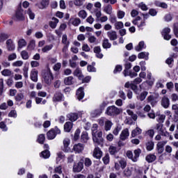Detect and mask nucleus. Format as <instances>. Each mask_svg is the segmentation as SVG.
Wrapping results in <instances>:
<instances>
[{
  "instance_id": "nucleus-60",
  "label": "nucleus",
  "mask_w": 178,
  "mask_h": 178,
  "mask_svg": "<svg viewBox=\"0 0 178 178\" xmlns=\"http://www.w3.org/2000/svg\"><path fill=\"white\" fill-rule=\"evenodd\" d=\"M157 14L158 11H156V10L154 8H150L149 10V15H150V16H156Z\"/></svg>"
},
{
  "instance_id": "nucleus-38",
  "label": "nucleus",
  "mask_w": 178,
  "mask_h": 178,
  "mask_svg": "<svg viewBox=\"0 0 178 178\" xmlns=\"http://www.w3.org/2000/svg\"><path fill=\"white\" fill-rule=\"evenodd\" d=\"M26 13L29 16V19H31V20H34V19H35V13H34V12H33L31 8H29L27 10Z\"/></svg>"
},
{
  "instance_id": "nucleus-47",
  "label": "nucleus",
  "mask_w": 178,
  "mask_h": 178,
  "mask_svg": "<svg viewBox=\"0 0 178 178\" xmlns=\"http://www.w3.org/2000/svg\"><path fill=\"white\" fill-rule=\"evenodd\" d=\"M80 133H81V131L80 130V129H77L75 131L74 136V141H77V140H79V138H80Z\"/></svg>"
},
{
  "instance_id": "nucleus-54",
  "label": "nucleus",
  "mask_w": 178,
  "mask_h": 178,
  "mask_svg": "<svg viewBox=\"0 0 178 178\" xmlns=\"http://www.w3.org/2000/svg\"><path fill=\"white\" fill-rule=\"evenodd\" d=\"M60 67H62V64L60 63H57L54 66V70L55 72H59V70H60Z\"/></svg>"
},
{
  "instance_id": "nucleus-63",
  "label": "nucleus",
  "mask_w": 178,
  "mask_h": 178,
  "mask_svg": "<svg viewBox=\"0 0 178 178\" xmlns=\"http://www.w3.org/2000/svg\"><path fill=\"white\" fill-rule=\"evenodd\" d=\"M101 113H102V111L99 108H97L93 111V115L95 116V118H97V116H100Z\"/></svg>"
},
{
  "instance_id": "nucleus-22",
  "label": "nucleus",
  "mask_w": 178,
  "mask_h": 178,
  "mask_svg": "<svg viewBox=\"0 0 178 178\" xmlns=\"http://www.w3.org/2000/svg\"><path fill=\"white\" fill-rule=\"evenodd\" d=\"M147 102H149L152 106H154V105H156V104L158 103V101H156V97H155L152 95H150L147 97Z\"/></svg>"
},
{
  "instance_id": "nucleus-57",
  "label": "nucleus",
  "mask_w": 178,
  "mask_h": 178,
  "mask_svg": "<svg viewBox=\"0 0 178 178\" xmlns=\"http://www.w3.org/2000/svg\"><path fill=\"white\" fill-rule=\"evenodd\" d=\"M164 19L165 22H171V20L173 19V15L172 14H166L164 17Z\"/></svg>"
},
{
  "instance_id": "nucleus-64",
  "label": "nucleus",
  "mask_w": 178,
  "mask_h": 178,
  "mask_svg": "<svg viewBox=\"0 0 178 178\" xmlns=\"http://www.w3.org/2000/svg\"><path fill=\"white\" fill-rule=\"evenodd\" d=\"M16 58H17V56L16 55V54H15V53H13V54H10L9 56H8V60H15V59H16Z\"/></svg>"
},
{
  "instance_id": "nucleus-6",
  "label": "nucleus",
  "mask_w": 178,
  "mask_h": 178,
  "mask_svg": "<svg viewBox=\"0 0 178 178\" xmlns=\"http://www.w3.org/2000/svg\"><path fill=\"white\" fill-rule=\"evenodd\" d=\"M23 9L22 8V5H19V6L17 8V11L15 13V17L17 20L19 22H23L24 20V14H23Z\"/></svg>"
},
{
  "instance_id": "nucleus-14",
  "label": "nucleus",
  "mask_w": 178,
  "mask_h": 178,
  "mask_svg": "<svg viewBox=\"0 0 178 178\" xmlns=\"http://www.w3.org/2000/svg\"><path fill=\"white\" fill-rule=\"evenodd\" d=\"M49 5V0H42L40 3H36L39 9H45Z\"/></svg>"
},
{
  "instance_id": "nucleus-34",
  "label": "nucleus",
  "mask_w": 178,
  "mask_h": 178,
  "mask_svg": "<svg viewBox=\"0 0 178 178\" xmlns=\"http://www.w3.org/2000/svg\"><path fill=\"white\" fill-rule=\"evenodd\" d=\"M26 45H27V42H26V40L20 39L18 41V50L22 49V48H23V47H26Z\"/></svg>"
},
{
  "instance_id": "nucleus-35",
  "label": "nucleus",
  "mask_w": 178,
  "mask_h": 178,
  "mask_svg": "<svg viewBox=\"0 0 178 178\" xmlns=\"http://www.w3.org/2000/svg\"><path fill=\"white\" fill-rule=\"evenodd\" d=\"M104 12L107 13V15H112V6L111 4H108L107 6H104Z\"/></svg>"
},
{
  "instance_id": "nucleus-50",
  "label": "nucleus",
  "mask_w": 178,
  "mask_h": 178,
  "mask_svg": "<svg viewBox=\"0 0 178 178\" xmlns=\"http://www.w3.org/2000/svg\"><path fill=\"white\" fill-rule=\"evenodd\" d=\"M78 16H79V17H81V19H86L87 17V12H86V10H80Z\"/></svg>"
},
{
  "instance_id": "nucleus-28",
  "label": "nucleus",
  "mask_w": 178,
  "mask_h": 178,
  "mask_svg": "<svg viewBox=\"0 0 178 178\" xmlns=\"http://www.w3.org/2000/svg\"><path fill=\"white\" fill-rule=\"evenodd\" d=\"M73 74L79 78V80H81V78H83V74L81 73V70H80V68H76L74 71Z\"/></svg>"
},
{
  "instance_id": "nucleus-36",
  "label": "nucleus",
  "mask_w": 178,
  "mask_h": 178,
  "mask_svg": "<svg viewBox=\"0 0 178 178\" xmlns=\"http://www.w3.org/2000/svg\"><path fill=\"white\" fill-rule=\"evenodd\" d=\"M102 161L104 165H109V162H111V157L109 156L108 153L105 154V156L102 158Z\"/></svg>"
},
{
  "instance_id": "nucleus-2",
  "label": "nucleus",
  "mask_w": 178,
  "mask_h": 178,
  "mask_svg": "<svg viewBox=\"0 0 178 178\" xmlns=\"http://www.w3.org/2000/svg\"><path fill=\"white\" fill-rule=\"evenodd\" d=\"M60 133V129L58 128V126H55L47 132V140H54Z\"/></svg>"
},
{
  "instance_id": "nucleus-29",
  "label": "nucleus",
  "mask_w": 178,
  "mask_h": 178,
  "mask_svg": "<svg viewBox=\"0 0 178 178\" xmlns=\"http://www.w3.org/2000/svg\"><path fill=\"white\" fill-rule=\"evenodd\" d=\"M145 145H146L147 151H152V149H154V147L155 146V144L154 143V141L150 140L146 143Z\"/></svg>"
},
{
  "instance_id": "nucleus-7",
  "label": "nucleus",
  "mask_w": 178,
  "mask_h": 178,
  "mask_svg": "<svg viewBox=\"0 0 178 178\" xmlns=\"http://www.w3.org/2000/svg\"><path fill=\"white\" fill-rule=\"evenodd\" d=\"M43 78L46 84H51L52 80H54V75L51 71L44 73L43 75Z\"/></svg>"
},
{
  "instance_id": "nucleus-1",
  "label": "nucleus",
  "mask_w": 178,
  "mask_h": 178,
  "mask_svg": "<svg viewBox=\"0 0 178 178\" xmlns=\"http://www.w3.org/2000/svg\"><path fill=\"white\" fill-rule=\"evenodd\" d=\"M93 130L92 131V137L94 143H96L97 145H101L104 143V138H102V131H99Z\"/></svg>"
},
{
  "instance_id": "nucleus-62",
  "label": "nucleus",
  "mask_w": 178,
  "mask_h": 178,
  "mask_svg": "<svg viewBox=\"0 0 178 178\" xmlns=\"http://www.w3.org/2000/svg\"><path fill=\"white\" fill-rule=\"evenodd\" d=\"M126 15V13L124 11L119 10L118 12V19H123Z\"/></svg>"
},
{
  "instance_id": "nucleus-15",
  "label": "nucleus",
  "mask_w": 178,
  "mask_h": 178,
  "mask_svg": "<svg viewBox=\"0 0 178 178\" xmlns=\"http://www.w3.org/2000/svg\"><path fill=\"white\" fill-rule=\"evenodd\" d=\"M170 105V100L168 98V97L164 96L161 99V106H163V108H165V109H168Z\"/></svg>"
},
{
  "instance_id": "nucleus-48",
  "label": "nucleus",
  "mask_w": 178,
  "mask_h": 178,
  "mask_svg": "<svg viewBox=\"0 0 178 178\" xmlns=\"http://www.w3.org/2000/svg\"><path fill=\"white\" fill-rule=\"evenodd\" d=\"M119 163L120 165L121 169H124L126 168V166H127V162L126 161V160L124 159L120 160Z\"/></svg>"
},
{
  "instance_id": "nucleus-46",
  "label": "nucleus",
  "mask_w": 178,
  "mask_h": 178,
  "mask_svg": "<svg viewBox=\"0 0 178 178\" xmlns=\"http://www.w3.org/2000/svg\"><path fill=\"white\" fill-rule=\"evenodd\" d=\"M1 74L4 76H12V71H10V70L5 69L3 71H1Z\"/></svg>"
},
{
  "instance_id": "nucleus-5",
  "label": "nucleus",
  "mask_w": 178,
  "mask_h": 178,
  "mask_svg": "<svg viewBox=\"0 0 178 178\" xmlns=\"http://www.w3.org/2000/svg\"><path fill=\"white\" fill-rule=\"evenodd\" d=\"M64 99L65 96L63 95V93H61L60 91H56L52 97L53 102H62V101H64Z\"/></svg>"
},
{
  "instance_id": "nucleus-8",
  "label": "nucleus",
  "mask_w": 178,
  "mask_h": 178,
  "mask_svg": "<svg viewBox=\"0 0 178 178\" xmlns=\"http://www.w3.org/2000/svg\"><path fill=\"white\" fill-rule=\"evenodd\" d=\"M85 95L86 93L84 92V87H80L76 90V96L78 101H81V99L84 98Z\"/></svg>"
},
{
  "instance_id": "nucleus-53",
  "label": "nucleus",
  "mask_w": 178,
  "mask_h": 178,
  "mask_svg": "<svg viewBox=\"0 0 178 178\" xmlns=\"http://www.w3.org/2000/svg\"><path fill=\"white\" fill-rule=\"evenodd\" d=\"M0 129H1L3 131H8V127H6L5 122L2 121L0 122Z\"/></svg>"
},
{
  "instance_id": "nucleus-11",
  "label": "nucleus",
  "mask_w": 178,
  "mask_h": 178,
  "mask_svg": "<svg viewBox=\"0 0 178 178\" xmlns=\"http://www.w3.org/2000/svg\"><path fill=\"white\" fill-rule=\"evenodd\" d=\"M93 156L96 158V159H101V158H102V150H101L99 147L95 148Z\"/></svg>"
},
{
  "instance_id": "nucleus-59",
  "label": "nucleus",
  "mask_w": 178,
  "mask_h": 178,
  "mask_svg": "<svg viewBox=\"0 0 178 178\" xmlns=\"http://www.w3.org/2000/svg\"><path fill=\"white\" fill-rule=\"evenodd\" d=\"M54 173H58V175H62V165H59L54 168Z\"/></svg>"
},
{
  "instance_id": "nucleus-51",
  "label": "nucleus",
  "mask_w": 178,
  "mask_h": 178,
  "mask_svg": "<svg viewBox=\"0 0 178 178\" xmlns=\"http://www.w3.org/2000/svg\"><path fill=\"white\" fill-rule=\"evenodd\" d=\"M81 23V20L79 18H75L74 20L72 22V24L75 27H77L79 24Z\"/></svg>"
},
{
  "instance_id": "nucleus-32",
  "label": "nucleus",
  "mask_w": 178,
  "mask_h": 178,
  "mask_svg": "<svg viewBox=\"0 0 178 178\" xmlns=\"http://www.w3.org/2000/svg\"><path fill=\"white\" fill-rule=\"evenodd\" d=\"M10 35L5 33H0V42H5L8 38H9Z\"/></svg>"
},
{
  "instance_id": "nucleus-49",
  "label": "nucleus",
  "mask_w": 178,
  "mask_h": 178,
  "mask_svg": "<svg viewBox=\"0 0 178 178\" xmlns=\"http://www.w3.org/2000/svg\"><path fill=\"white\" fill-rule=\"evenodd\" d=\"M147 95H148V92L144 91V92H141L139 96L140 101H144V99H145V98H147Z\"/></svg>"
},
{
  "instance_id": "nucleus-16",
  "label": "nucleus",
  "mask_w": 178,
  "mask_h": 178,
  "mask_svg": "<svg viewBox=\"0 0 178 178\" xmlns=\"http://www.w3.org/2000/svg\"><path fill=\"white\" fill-rule=\"evenodd\" d=\"M30 77L32 81L37 83V81H38V71L35 70H32V71L31 72Z\"/></svg>"
},
{
  "instance_id": "nucleus-42",
  "label": "nucleus",
  "mask_w": 178,
  "mask_h": 178,
  "mask_svg": "<svg viewBox=\"0 0 178 178\" xmlns=\"http://www.w3.org/2000/svg\"><path fill=\"white\" fill-rule=\"evenodd\" d=\"M52 48H54V44L46 45L42 49V52L45 54L46 52H48V51H51Z\"/></svg>"
},
{
  "instance_id": "nucleus-43",
  "label": "nucleus",
  "mask_w": 178,
  "mask_h": 178,
  "mask_svg": "<svg viewBox=\"0 0 178 178\" xmlns=\"http://www.w3.org/2000/svg\"><path fill=\"white\" fill-rule=\"evenodd\" d=\"M21 56H22V59H24V60H27V59H29V58H30V56H29V52H27V51H26V50H23L21 52Z\"/></svg>"
},
{
  "instance_id": "nucleus-23",
  "label": "nucleus",
  "mask_w": 178,
  "mask_h": 178,
  "mask_svg": "<svg viewBox=\"0 0 178 178\" xmlns=\"http://www.w3.org/2000/svg\"><path fill=\"white\" fill-rule=\"evenodd\" d=\"M134 156L133 159V162H137L138 158H140V154H141V149L138 148L134 151Z\"/></svg>"
},
{
  "instance_id": "nucleus-13",
  "label": "nucleus",
  "mask_w": 178,
  "mask_h": 178,
  "mask_svg": "<svg viewBox=\"0 0 178 178\" xmlns=\"http://www.w3.org/2000/svg\"><path fill=\"white\" fill-rule=\"evenodd\" d=\"M63 145L64 148L63 149V151L64 152H70V147L69 145H70V139L65 138L63 140Z\"/></svg>"
},
{
  "instance_id": "nucleus-58",
  "label": "nucleus",
  "mask_w": 178,
  "mask_h": 178,
  "mask_svg": "<svg viewBox=\"0 0 178 178\" xmlns=\"http://www.w3.org/2000/svg\"><path fill=\"white\" fill-rule=\"evenodd\" d=\"M8 117L9 118H17V113H16V111L12 110L9 113H8Z\"/></svg>"
},
{
  "instance_id": "nucleus-21",
  "label": "nucleus",
  "mask_w": 178,
  "mask_h": 178,
  "mask_svg": "<svg viewBox=\"0 0 178 178\" xmlns=\"http://www.w3.org/2000/svg\"><path fill=\"white\" fill-rule=\"evenodd\" d=\"M74 79V78L73 76L65 77L64 79V84L65 86H73V84H74V82L73 81Z\"/></svg>"
},
{
  "instance_id": "nucleus-37",
  "label": "nucleus",
  "mask_w": 178,
  "mask_h": 178,
  "mask_svg": "<svg viewBox=\"0 0 178 178\" xmlns=\"http://www.w3.org/2000/svg\"><path fill=\"white\" fill-rule=\"evenodd\" d=\"M113 124L112 123V121L111 120H107L105 122V125H104V129L106 130V131H109V130H111V129H112V125Z\"/></svg>"
},
{
  "instance_id": "nucleus-40",
  "label": "nucleus",
  "mask_w": 178,
  "mask_h": 178,
  "mask_svg": "<svg viewBox=\"0 0 178 178\" xmlns=\"http://www.w3.org/2000/svg\"><path fill=\"white\" fill-rule=\"evenodd\" d=\"M124 177H130L131 176V170L127 168L123 171Z\"/></svg>"
},
{
  "instance_id": "nucleus-24",
  "label": "nucleus",
  "mask_w": 178,
  "mask_h": 178,
  "mask_svg": "<svg viewBox=\"0 0 178 178\" xmlns=\"http://www.w3.org/2000/svg\"><path fill=\"white\" fill-rule=\"evenodd\" d=\"M102 47H103L104 49H108L111 48V47H112V44H111V42H109V40L104 38L103 40Z\"/></svg>"
},
{
  "instance_id": "nucleus-44",
  "label": "nucleus",
  "mask_w": 178,
  "mask_h": 178,
  "mask_svg": "<svg viewBox=\"0 0 178 178\" xmlns=\"http://www.w3.org/2000/svg\"><path fill=\"white\" fill-rule=\"evenodd\" d=\"M83 161H84L83 163L85 166H86V168H90V166L92 165V161H91V159H90V158H85Z\"/></svg>"
},
{
  "instance_id": "nucleus-33",
  "label": "nucleus",
  "mask_w": 178,
  "mask_h": 178,
  "mask_svg": "<svg viewBox=\"0 0 178 178\" xmlns=\"http://www.w3.org/2000/svg\"><path fill=\"white\" fill-rule=\"evenodd\" d=\"M145 45V44L144 43V41H140L139 42L138 44L135 47V50L137 51V52H140L143 51Z\"/></svg>"
},
{
  "instance_id": "nucleus-18",
  "label": "nucleus",
  "mask_w": 178,
  "mask_h": 178,
  "mask_svg": "<svg viewBox=\"0 0 178 178\" xmlns=\"http://www.w3.org/2000/svg\"><path fill=\"white\" fill-rule=\"evenodd\" d=\"M107 36L111 41H115V40H118V33L115 31L107 32Z\"/></svg>"
},
{
  "instance_id": "nucleus-17",
  "label": "nucleus",
  "mask_w": 178,
  "mask_h": 178,
  "mask_svg": "<svg viewBox=\"0 0 178 178\" xmlns=\"http://www.w3.org/2000/svg\"><path fill=\"white\" fill-rule=\"evenodd\" d=\"M73 149L75 152L80 154L81 152H83V151L84 150V145L81 143L74 145L73 147Z\"/></svg>"
},
{
  "instance_id": "nucleus-12",
  "label": "nucleus",
  "mask_w": 178,
  "mask_h": 178,
  "mask_svg": "<svg viewBox=\"0 0 178 178\" xmlns=\"http://www.w3.org/2000/svg\"><path fill=\"white\" fill-rule=\"evenodd\" d=\"M67 118L71 122H76L79 119V113H70L67 115Z\"/></svg>"
},
{
  "instance_id": "nucleus-20",
  "label": "nucleus",
  "mask_w": 178,
  "mask_h": 178,
  "mask_svg": "<svg viewBox=\"0 0 178 178\" xmlns=\"http://www.w3.org/2000/svg\"><path fill=\"white\" fill-rule=\"evenodd\" d=\"M88 140H90L88 133L87 131H83L81 136V143H88Z\"/></svg>"
},
{
  "instance_id": "nucleus-9",
  "label": "nucleus",
  "mask_w": 178,
  "mask_h": 178,
  "mask_svg": "<svg viewBox=\"0 0 178 178\" xmlns=\"http://www.w3.org/2000/svg\"><path fill=\"white\" fill-rule=\"evenodd\" d=\"M166 141L159 142L156 145V151L158 154H162L164 151L163 147L166 145Z\"/></svg>"
},
{
  "instance_id": "nucleus-27",
  "label": "nucleus",
  "mask_w": 178,
  "mask_h": 178,
  "mask_svg": "<svg viewBox=\"0 0 178 178\" xmlns=\"http://www.w3.org/2000/svg\"><path fill=\"white\" fill-rule=\"evenodd\" d=\"M156 160V156L155 154H149L146 156V161L148 163H152Z\"/></svg>"
},
{
  "instance_id": "nucleus-31",
  "label": "nucleus",
  "mask_w": 178,
  "mask_h": 178,
  "mask_svg": "<svg viewBox=\"0 0 178 178\" xmlns=\"http://www.w3.org/2000/svg\"><path fill=\"white\" fill-rule=\"evenodd\" d=\"M108 152L111 155H116L118 154V147L111 145L108 148Z\"/></svg>"
},
{
  "instance_id": "nucleus-61",
  "label": "nucleus",
  "mask_w": 178,
  "mask_h": 178,
  "mask_svg": "<svg viewBox=\"0 0 178 178\" xmlns=\"http://www.w3.org/2000/svg\"><path fill=\"white\" fill-rule=\"evenodd\" d=\"M173 32L175 35L176 37H178V23L174 24Z\"/></svg>"
},
{
  "instance_id": "nucleus-41",
  "label": "nucleus",
  "mask_w": 178,
  "mask_h": 178,
  "mask_svg": "<svg viewBox=\"0 0 178 178\" xmlns=\"http://www.w3.org/2000/svg\"><path fill=\"white\" fill-rule=\"evenodd\" d=\"M15 99L17 102H20V101L24 99V95H23V93H18L15 97Z\"/></svg>"
},
{
  "instance_id": "nucleus-56",
  "label": "nucleus",
  "mask_w": 178,
  "mask_h": 178,
  "mask_svg": "<svg viewBox=\"0 0 178 178\" xmlns=\"http://www.w3.org/2000/svg\"><path fill=\"white\" fill-rule=\"evenodd\" d=\"M13 66H15V67H20V66H23V61L17 60L13 63Z\"/></svg>"
},
{
  "instance_id": "nucleus-19",
  "label": "nucleus",
  "mask_w": 178,
  "mask_h": 178,
  "mask_svg": "<svg viewBox=\"0 0 178 178\" xmlns=\"http://www.w3.org/2000/svg\"><path fill=\"white\" fill-rule=\"evenodd\" d=\"M72 129H73V122H67L64 124V131L66 133H70L72 131Z\"/></svg>"
},
{
  "instance_id": "nucleus-39",
  "label": "nucleus",
  "mask_w": 178,
  "mask_h": 178,
  "mask_svg": "<svg viewBox=\"0 0 178 178\" xmlns=\"http://www.w3.org/2000/svg\"><path fill=\"white\" fill-rule=\"evenodd\" d=\"M27 48L30 51L34 50L35 48V40H31L29 44H28Z\"/></svg>"
},
{
  "instance_id": "nucleus-55",
  "label": "nucleus",
  "mask_w": 178,
  "mask_h": 178,
  "mask_svg": "<svg viewBox=\"0 0 178 178\" xmlns=\"http://www.w3.org/2000/svg\"><path fill=\"white\" fill-rule=\"evenodd\" d=\"M123 27H124V25L122 22H118L115 24V29L117 30H120V29H123Z\"/></svg>"
},
{
  "instance_id": "nucleus-3",
  "label": "nucleus",
  "mask_w": 178,
  "mask_h": 178,
  "mask_svg": "<svg viewBox=\"0 0 178 178\" xmlns=\"http://www.w3.org/2000/svg\"><path fill=\"white\" fill-rule=\"evenodd\" d=\"M106 113L108 116H118L120 115V109L115 106H110L107 107Z\"/></svg>"
},
{
  "instance_id": "nucleus-10",
  "label": "nucleus",
  "mask_w": 178,
  "mask_h": 178,
  "mask_svg": "<svg viewBox=\"0 0 178 178\" xmlns=\"http://www.w3.org/2000/svg\"><path fill=\"white\" fill-rule=\"evenodd\" d=\"M129 136H130V133L129 132L128 129H125L122 131L120 135V138L122 140V141H124L125 140H127L129 138Z\"/></svg>"
},
{
  "instance_id": "nucleus-26",
  "label": "nucleus",
  "mask_w": 178,
  "mask_h": 178,
  "mask_svg": "<svg viewBox=\"0 0 178 178\" xmlns=\"http://www.w3.org/2000/svg\"><path fill=\"white\" fill-rule=\"evenodd\" d=\"M143 133V130L140 127H136L131 131V137H136Z\"/></svg>"
},
{
  "instance_id": "nucleus-30",
  "label": "nucleus",
  "mask_w": 178,
  "mask_h": 178,
  "mask_svg": "<svg viewBox=\"0 0 178 178\" xmlns=\"http://www.w3.org/2000/svg\"><path fill=\"white\" fill-rule=\"evenodd\" d=\"M37 143L41 145L44 144V143H45V134H42L38 135L37 138Z\"/></svg>"
},
{
  "instance_id": "nucleus-52",
  "label": "nucleus",
  "mask_w": 178,
  "mask_h": 178,
  "mask_svg": "<svg viewBox=\"0 0 178 178\" xmlns=\"http://www.w3.org/2000/svg\"><path fill=\"white\" fill-rule=\"evenodd\" d=\"M86 0H74V3L76 6H83Z\"/></svg>"
},
{
  "instance_id": "nucleus-4",
  "label": "nucleus",
  "mask_w": 178,
  "mask_h": 178,
  "mask_svg": "<svg viewBox=\"0 0 178 178\" xmlns=\"http://www.w3.org/2000/svg\"><path fill=\"white\" fill-rule=\"evenodd\" d=\"M84 169V159H81L78 163H74L72 168L74 173H80Z\"/></svg>"
},
{
  "instance_id": "nucleus-25",
  "label": "nucleus",
  "mask_w": 178,
  "mask_h": 178,
  "mask_svg": "<svg viewBox=\"0 0 178 178\" xmlns=\"http://www.w3.org/2000/svg\"><path fill=\"white\" fill-rule=\"evenodd\" d=\"M40 156L44 159H48L51 156V152L49 149H45L40 153Z\"/></svg>"
},
{
  "instance_id": "nucleus-45",
  "label": "nucleus",
  "mask_w": 178,
  "mask_h": 178,
  "mask_svg": "<svg viewBox=\"0 0 178 178\" xmlns=\"http://www.w3.org/2000/svg\"><path fill=\"white\" fill-rule=\"evenodd\" d=\"M123 70V66L120 65H117L113 70L114 74H116L117 73H120Z\"/></svg>"
}]
</instances>
